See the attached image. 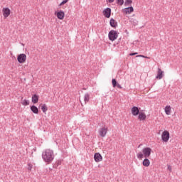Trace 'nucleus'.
<instances>
[{"instance_id":"1","label":"nucleus","mask_w":182,"mask_h":182,"mask_svg":"<svg viewBox=\"0 0 182 182\" xmlns=\"http://www.w3.org/2000/svg\"><path fill=\"white\" fill-rule=\"evenodd\" d=\"M42 159L45 163L48 164H50L53 159H55V154L53 153V150L50 149H47L42 153Z\"/></svg>"},{"instance_id":"2","label":"nucleus","mask_w":182,"mask_h":182,"mask_svg":"<svg viewBox=\"0 0 182 182\" xmlns=\"http://www.w3.org/2000/svg\"><path fill=\"white\" fill-rule=\"evenodd\" d=\"M151 154V148L145 147L142 149V152L140 151L138 154H136V157L139 160H142L143 157H145V159H147L150 157Z\"/></svg>"},{"instance_id":"3","label":"nucleus","mask_w":182,"mask_h":182,"mask_svg":"<svg viewBox=\"0 0 182 182\" xmlns=\"http://www.w3.org/2000/svg\"><path fill=\"white\" fill-rule=\"evenodd\" d=\"M118 36H119V34H117V31L114 30H111L108 33V38L109 41H112V42H113V41H116Z\"/></svg>"},{"instance_id":"4","label":"nucleus","mask_w":182,"mask_h":182,"mask_svg":"<svg viewBox=\"0 0 182 182\" xmlns=\"http://www.w3.org/2000/svg\"><path fill=\"white\" fill-rule=\"evenodd\" d=\"M161 139L163 141L167 143L170 139V132H168V131H164L161 135Z\"/></svg>"},{"instance_id":"5","label":"nucleus","mask_w":182,"mask_h":182,"mask_svg":"<svg viewBox=\"0 0 182 182\" xmlns=\"http://www.w3.org/2000/svg\"><path fill=\"white\" fill-rule=\"evenodd\" d=\"M18 63H25L26 62V54L21 53L17 56Z\"/></svg>"},{"instance_id":"6","label":"nucleus","mask_w":182,"mask_h":182,"mask_svg":"<svg viewBox=\"0 0 182 182\" xmlns=\"http://www.w3.org/2000/svg\"><path fill=\"white\" fill-rule=\"evenodd\" d=\"M102 14L104 16H105V18H110V16H112V9L109 7L105 9L102 11Z\"/></svg>"},{"instance_id":"7","label":"nucleus","mask_w":182,"mask_h":182,"mask_svg":"<svg viewBox=\"0 0 182 182\" xmlns=\"http://www.w3.org/2000/svg\"><path fill=\"white\" fill-rule=\"evenodd\" d=\"M99 134L101 137H105L106 134H107V127H104L100 129Z\"/></svg>"},{"instance_id":"8","label":"nucleus","mask_w":182,"mask_h":182,"mask_svg":"<svg viewBox=\"0 0 182 182\" xmlns=\"http://www.w3.org/2000/svg\"><path fill=\"white\" fill-rule=\"evenodd\" d=\"M131 112H132V114L133 116H139V113H140V109H139V107L134 106L132 109H131Z\"/></svg>"},{"instance_id":"9","label":"nucleus","mask_w":182,"mask_h":182,"mask_svg":"<svg viewBox=\"0 0 182 182\" xmlns=\"http://www.w3.org/2000/svg\"><path fill=\"white\" fill-rule=\"evenodd\" d=\"M94 159L96 163H99V161H102V160H103V157L100 153H95L94 155Z\"/></svg>"},{"instance_id":"10","label":"nucleus","mask_w":182,"mask_h":182,"mask_svg":"<svg viewBox=\"0 0 182 182\" xmlns=\"http://www.w3.org/2000/svg\"><path fill=\"white\" fill-rule=\"evenodd\" d=\"M134 11V9L133 8V6H129V7H127L125 9H123V12L124 14H126V15L129 14H132V12Z\"/></svg>"},{"instance_id":"11","label":"nucleus","mask_w":182,"mask_h":182,"mask_svg":"<svg viewBox=\"0 0 182 182\" xmlns=\"http://www.w3.org/2000/svg\"><path fill=\"white\" fill-rule=\"evenodd\" d=\"M163 76H164V71L161 70V68H159L156 79H163Z\"/></svg>"},{"instance_id":"12","label":"nucleus","mask_w":182,"mask_h":182,"mask_svg":"<svg viewBox=\"0 0 182 182\" xmlns=\"http://www.w3.org/2000/svg\"><path fill=\"white\" fill-rule=\"evenodd\" d=\"M3 15L4 16V18H8V16H9V15H11V9H9V8H5L3 9Z\"/></svg>"},{"instance_id":"13","label":"nucleus","mask_w":182,"mask_h":182,"mask_svg":"<svg viewBox=\"0 0 182 182\" xmlns=\"http://www.w3.org/2000/svg\"><path fill=\"white\" fill-rule=\"evenodd\" d=\"M138 119L141 121H144L146 120L147 116H146V114L144 112H139V114H138Z\"/></svg>"},{"instance_id":"14","label":"nucleus","mask_w":182,"mask_h":182,"mask_svg":"<svg viewBox=\"0 0 182 182\" xmlns=\"http://www.w3.org/2000/svg\"><path fill=\"white\" fill-rule=\"evenodd\" d=\"M57 18L58 19L62 20L65 18V12L63 11L57 12Z\"/></svg>"},{"instance_id":"15","label":"nucleus","mask_w":182,"mask_h":182,"mask_svg":"<svg viewBox=\"0 0 182 182\" xmlns=\"http://www.w3.org/2000/svg\"><path fill=\"white\" fill-rule=\"evenodd\" d=\"M109 25L111 28H117V23L116 22V20L114 18H111L109 20Z\"/></svg>"},{"instance_id":"16","label":"nucleus","mask_w":182,"mask_h":182,"mask_svg":"<svg viewBox=\"0 0 182 182\" xmlns=\"http://www.w3.org/2000/svg\"><path fill=\"white\" fill-rule=\"evenodd\" d=\"M31 100L33 103L36 104L39 102V97L38 96V95L34 94L32 96Z\"/></svg>"},{"instance_id":"17","label":"nucleus","mask_w":182,"mask_h":182,"mask_svg":"<svg viewBox=\"0 0 182 182\" xmlns=\"http://www.w3.org/2000/svg\"><path fill=\"white\" fill-rule=\"evenodd\" d=\"M31 112L34 113V114H38L39 113V109L37 108L36 106L32 105L30 107Z\"/></svg>"},{"instance_id":"18","label":"nucleus","mask_w":182,"mask_h":182,"mask_svg":"<svg viewBox=\"0 0 182 182\" xmlns=\"http://www.w3.org/2000/svg\"><path fill=\"white\" fill-rule=\"evenodd\" d=\"M142 164L144 166V167H149V166H150V160H149L147 158H145L142 161Z\"/></svg>"},{"instance_id":"19","label":"nucleus","mask_w":182,"mask_h":182,"mask_svg":"<svg viewBox=\"0 0 182 182\" xmlns=\"http://www.w3.org/2000/svg\"><path fill=\"white\" fill-rule=\"evenodd\" d=\"M165 113L166 114H167L168 116H170V114H171V107L170 106H166L165 107Z\"/></svg>"},{"instance_id":"20","label":"nucleus","mask_w":182,"mask_h":182,"mask_svg":"<svg viewBox=\"0 0 182 182\" xmlns=\"http://www.w3.org/2000/svg\"><path fill=\"white\" fill-rule=\"evenodd\" d=\"M40 106L41 107L43 113H46V112H48V106H46V104H41Z\"/></svg>"},{"instance_id":"21","label":"nucleus","mask_w":182,"mask_h":182,"mask_svg":"<svg viewBox=\"0 0 182 182\" xmlns=\"http://www.w3.org/2000/svg\"><path fill=\"white\" fill-rule=\"evenodd\" d=\"M89 100H90V95H89V93H86L84 96V102L85 103H87Z\"/></svg>"},{"instance_id":"22","label":"nucleus","mask_w":182,"mask_h":182,"mask_svg":"<svg viewBox=\"0 0 182 182\" xmlns=\"http://www.w3.org/2000/svg\"><path fill=\"white\" fill-rule=\"evenodd\" d=\"M21 105H23V106H29V100H22Z\"/></svg>"},{"instance_id":"23","label":"nucleus","mask_w":182,"mask_h":182,"mask_svg":"<svg viewBox=\"0 0 182 182\" xmlns=\"http://www.w3.org/2000/svg\"><path fill=\"white\" fill-rule=\"evenodd\" d=\"M112 86L113 87H116L119 83H117V81L116 79L113 78L112 80Z\"/></svg>"},{"instance_id":"24","label":"nucleus","mask_w":182,"mask_h":182,"mask_svg":"<svg viewBox=\"0 0 182 182\" xmlns=\"http://www.w3.org/2000/svg\"><path fill=\"white\" fill-rule=\"evenodd\" d=\"M133 1L132 0H125V2H124V5L125 6H127L129 5H130L131 4H132Z\"/></svg>"},{"instance_id":"25","label":"nucleus","mask_w":182,"mask_h":182,"mask_svg":"<svg viewBox=\"0 0 182 182\" xmlns=\"http://www.w3.org/2000/svg\"><path fill=\"white\" fill-rule=\"evenodd\" d=\"M33 167V165H32V164H28L27 169L28 170V171H32V168Z\"/></svg>"},{"instance_id":"26","label":"nucleus","mask_w":182,"mask_h":182,"mask_svg":"<svg viewBox=\"0 0 182 182\" xmlns=\"http://www.w3.org/2000/svg\"><path fill=\"white\" fill-rule=\"evenodd\" d=\"M68 1H69V0H63V1L60 4V6H62V5H65V4H68Z\"/></svg>"},{"instance_id":"27","label":"nucleus","mask_w":182,"mask_h":182,"mask_svg":"<svg viewBox=\"0 0 182 182\" xmlns=\"http://www.w3.org/2000/svg\"><path fill=\"white\" fill-rule=\"evenodd\" d=\"M117 4H119V5H123L124 4V0H117Z\"/></svg>"},{"instance_id":"28","label":"nucleus","mask_w":182,"mask_h":182,"mask_svg":"<svg viewBox=\"0 0 182 182\" xmlns=\"http://www.w3.org/2000/svg\"><path fill=\"white\" fill-rule=\"evenodd\" d=\"M168 166V170H169L170 173L172 171L171 166L167 165Z\"/></svg>"},{"instance_id":"29","label":"nucleus","mask_w":182,"mask_h":182,"mask_svg":"<svg viewBox=\"0 0 182 182\" xmlns=\"http://www.w3.org/2000/svg\"><path fill=\"white\" fill-rule=\"evenodd\" d=\"M137 54H138V53H131L129 54V56H134L135 55H137Z\"/></svg>"},{"instance_id":"30","label":"nucleus","mask_w":182,"mask_h":182,"mask_svg":"<svg viewBox=\"0 0 182 182\" xmlns=\"http://www.w3.org/2000/svg\"><path fill=\"white\" fill-rule=\"evenodd\" d=\"M116 87H118V89H122V85H120L119 84H117Z\"/></svg>"},{"instance_id":"31","label":"nucleus","mask_w":182,"mask_h":182,"mask_svg":"<svg viewBox=\"0 0 182 182\" xmlns=\"http://www.w3.org/2000/svg\"><path fill=\"white\" fill-rule=\"evenodd\" d=\"M136 58H144V55H136Z\"/></svg>"},{"instance_id":"32","label":"nucleus","mask_w":182,"mask_h":182,"mask_svg":"<svg viewBox=\"0 0 182 182\" xmlns=\"http://www.w3.org/2000/svg\"><path fill=\"white\" fill-rule=\"evenodd\" d=\"M108 2L109 4H113V2H114V0H108Z\"/></svg>"},{"instance_id":"33","label":"nucleus","mask_w":182,"mask_h":182,"mask_svg":"<svg viewBox=\"0 0 182 182\" xmlns=\"http://www.w3.org/2000/svg\"><path fill=\"white\" fill-rule=\"evenodd\" d=\"M144 58H145L146 59H150V58H149L147 56H144Z\"/></svg>"},{"instance_id":"34","label":"nucleus","mask_w":182,"mask_h":182,"mask_svg":"<svg viewBox=\"0 0 182 182\" xmlns=\"http://www.w3.org/2000/svg\"><path fill=\"white\" fill-rule=\"evenodd\" d=\"M141 146H143V144H139V146H138V148L141 147Z\"/></svg>"}]
</instances>
